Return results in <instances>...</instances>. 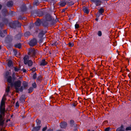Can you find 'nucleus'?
<instances>
[{
  "label": "nucleus",
  "instance_id": "1",
  "mask_svg": "<svg viewBox=\"0 0 131 131\" xmlns=\"http://www.w3.org/2000/svg\"><path fill=\"white\" fill-rule=\"evenodd\" d=\"M16 78L15 73L14 72L12 74V77L10 76L8 78L7 82L10 84V86L11 87H14L15 88L17 89L20 87L21 82L19 80L14 81Z\"/></svg>",
  "mask_w": 131,
  "mask_h": 131
},
{
  "label": "nucleus",
  "instance_id": "2",
  "mask_svg": "<svg viewBox=\"0 0 131 131\" xmlns=\"http://www.w3.org/2000/svg\"><path fill=\"white\" fill-rule=\"evenodd\" d=\"M5 108H2L0 107V128L1 126H3L4 120L3 118V116H5Z\"/></svg>",
  "mask_w": 131,
  "mask_h": 131
},
{
  "label": "nucleus",
  "instance_id": "3",
  "mask_svg": "<svg viewBox=\"0 0 131 131\" xmlns=\"http://www.w3.org/2000/svg\"><path fill=\"white\" fill-rule=\"evenodd\" d=\"M10 27L12 28L15 29L16 27L20 28L21 26L20 24L18 21H14L9 23Z\"/></svg>",
  "mask_w": 131,
  "mask_h": 131
},
{
  "label": "nucleus",
  "instance_id": "4",
  "mask_svg": "<svg viewBox=\"0 0 131 131\" xmlns=\"http://www.w3.org/2000/svg\"><path fill=\"white\" fill-rule=\"evenodd\" d=\"M28 56L25 55L23 58L24 62L25 64H28L29 66H31L32 65V62L31 60H29Z\"/></svg>",
  "mask_w": 131,
  "mask_h": 131
},
{
  "label": "nucleus",
  "instance_id": "5",
  "mask_svg": "<svg viewBox=\"0 0 131 131\" xmlns=\"http://www.w3.org/2000/svg\"><path fill=\"white\" fill-rule=\"evenodd\" d=\"M37 52V50H35L34 48L30 49L29 50L28 54L30 56L34 57L35 56Z\"/></svg>",
  "mask_w": 131,
  "mask_h": 131
},
{
  "label": "nucleus",
  "instance_id": "6",
  "mask_svg": "<svg viewBox=\"0 0 131 131\" xmlns=\"http://www.w3.org/2000/svg\"><path fill=\"white\" fill-rule=\"evenodd\" d=\"M37 43V40L35 38L31 40L28 43L30 46L33 47L36 45Z\"/></svg>",
  "mask_w": 131,
  "mask_h": 131
},
{
  "label": "nucleus",
  "instance_id": "7",
  "mask_svg": "<svg viewBox=\"0 0 131 131\" xmlns=\"http://www.w3.org/2000/svg\"><path fill=\"white\" fill-rule=\"evenodd\" d=\"M53 18L49 14H47L45 16V19L47 21H50L52 23Z\"/></svg>",
  "mask_w": 131,
  "mask_h": 131
},
{
  "label": "nucleus",
  "instance_id": "8",
  "mask_svg": "<svg viewBox=\"0 0 131 131\" xmlns=\"http://www.w3.org/2000/svg\"><path fill=\"white\" fill-rule=\"evenodd\" d=\"M13 37L12 36H8L5 38V41L7 43H10L12 41Z\"/></svg>",
  "mask_w": 131,
  "mask_h": 131
},
{
  "label": "nucleus",
  "instance_id": "9",
  "mask_svg": "<svg viewBox=\"0 0 131 131\" xmlns=\"http://www.w3.org/2000/svg\"><path fill=\"white\" fill-rule=\"evenodd\" d=\"M67 126V123L64 121H63L60 123V127L62 128H65Z\"/></svg>",
  "mask_w": 131,
  "mask_h": 131
},
{
  "label": "nucleus",
  "instance_id": "10",
  "mask_svg": "<svg viewBox=\"0 0 131 131\" xmlns=\"http://www.w3.org/2000/svg\"><path fill=\"white\" fill-rule=\"evenodd\" d=\"M4 95L3 97L1 103L0 107L2 108L5 107V99L4 98Z\"/></svg>",
  "mask_w": 131,
  "mask_h": 131
},
{
  "label": "nucleus",
  "instance_id": "11",
  "mask_svg": "<svg viewBox=\"0 0 131 131\" xmlns=\"http://www.w3.org/2000/svg\"><path fill=\"white\" fill-rule=\"evenodd\" d=\"M46 32V31H44L43 30H41L38 34V38H43V36L45 35Z\"/></svg>",
  "mask_w": 131,
  "mask_h": 131
},
{
  "label": "nucleus",
  "instance_id": "12",
  "mask_svg": "<svg viewBox=\"0 0 131 131\" xmlns=\"http://www.w3.org/2000/svg\"><path fill=\"white\" fill-rule=\"evenodd\" d=\"M91 2L94 3L95 5L97 6L101 5V2L100 0H91Z\"/></svg>",
  "mask_w": 131,
  "mask_h": 131
},
{
  "label": "nucleus",
  "instance_id": "13",
  "mask_svg": "<svg viewBox=\"0 0 131 131\" xmlns=\"http://www.w3.org/2000/svg\"><path fill=\"white\" fill-rule=\"evenodd\" d=\"M41 127V126L34 127L31 130V131H39L40 130Z\"/></svg>",
  "mask_w": 131,
  "mask_h": 131
},
{
  "label": "nucleus",
  "instance_id": "14",
  "mask_svg": "<svg viewBox=\"0 0 131 131\" xmlns=\"http://www.w3.org/2000/svg\"><path fill=\"white\" fill-rule=\"evenodd\" d=\"M48 63L46 62L45 59H43L41 61L40 65L41 66H44L47 64Z\"/></svg>",
  "mask_w": 131,
  "mask_h": 131
},
{
  "label": "nucleus",
  "instance_id": "15",
  "mask_svg": "<svg viewBox=\"0 0 131 131\" xmlns=\"http://www.w3.org/2000/svg\"><path fill=\"white\" fill-rule=\"evenodd\" d=\"M14 46L16 48L20 49L21 48V44L20 43H16L14 44Z\"/></svg>",
  "mask_w": 131,
  "mask_h": 131
},
{
  "label": "nucleus",
  "instance_id": "16",
  "mask_svg": "<svg viewBox=\"0 0 131 131\" xmlns=\"http://www.w3.org/2000/svg\"><path fill=\"white\" fill-rule=\"evenodd\" d=\"M21 35L20 34H18L16 35L15 37V39L16 40H18L20 39Z\"/></svg>",
  "mask_w": 131,
  "mask_h": 131
},
{
  "label": "nucleus",
  "instance_id": "17",
  "mask_svg": "<svg viewBox=\"0 0 131 131\" xmlns=\"http://www.w3.org/2000/svg\"><path fill=\"white\" fill-rule=\"evenodd\" d=\"M104 10L103 9V8L102 7H101L99 10L98 12L97 13H99L98 17H99L101 15H103V13L104 12Z\"/></svg>",
  "mask_w": 131,
  "mask_h": 131
},
{
  "label": "nucleus",
  "instance_id": "18",
  "mask_svg": "<svg viewBox=\"0 0 131 131\" xmlns=\"http://www.w3.org/2000/svg\"><path fill=\"white\" fill-rule=\"evenodd\" d=\"M83 10L84 13L86 14H88L89 13V10L88 8L84 6L83 7Z\"/></svg>",
  "mask_w": 131,
  "mask_h": 131
},
{
  "label": "nucleus",
  "instance_id": "19",
  "mask_svg": "<svg viewBox=\"0 0 131 131\" xmlns=\"http://www.w3.org/2000/svg\"><path fill=\"white\" fill-rule=\"evenodd\" d=\"M42 80V77L40 75L38 76L36 80V82L37 83H39V84L40 83V82Z\"/></svg>",
  "mask_w": 131,
  "mask_h": 131
},
{
  "label": "nucleus",
  "instance_id": "20",
  "mask_svg": "<svg viewBox=\"0 0 131 131\" xmlns=\"http://www.w3.org/2000/svg\"><path fill=\"white\" fill-rule=\"evenodd\" d=\"M13 5V2L12 1H10L8 2L6 4L7 6L8 7H11Z\"/></svg>",
  "mask_w": 131,
  "mask_h": 131
},
{
  "label": "nucleus",
  "instance_id": "21",
  "mask_svg": "<svg viewBox=\"0 0 131 131\" xmlns=\"http://www.w3.org/2000/svg\"><path fill=\"white\" fill-rule=\"evenodd\" d=\"M41 23V21L39 19H38L35 22V24L37 26H40Z\"/></svg>",
  "mask_w": 131,
  "mask_h": 131
},
{
  "label": "nucleus",
  "instance_id": "22",
  "mask_svg": "<svg viewBox=\"0 0 131 131\" xmlns=\"http://www.w3.org/2000/svg\"><path fill=\"white\" fill-rule=\"evenodd\" d=\"M25 96L23 95H22L19 98L20 101L22 103H24L25 102Z\"/></svg>",
  "mask_w": 131,
  "mask_h": 131
},
{
  "label": "nucleus",
  "instance_id": "23",
  "mask_svg": "<svg viewBox=\"0 0 131 131\" xmlns=\"http://www.w3.org/2000/svg\"><path fill=\"white\" fill-rule=\"evenodd\" d=\"M2 20L5 24H7L8 23V20L7 18H3Z\"/></svg>",
  "mask_w": 131,
  "mask_h": 131
},
{
  "label": "nucleus",
  "instance_id": "24",
  "mask_svg": "<svg viewBox=\"0 0 131 131\" xmlns=\"http://www.w3.org/2000/svg\"><path fill=\"white\" fill-rule=\"evenodd\" d=\"M70 124L71 127H73L74 126H75L77 125L76 124L74 123V122L73 120H71L70 121Z\"/></svg>",
  "mask_w": 131,
  "mask_h": 131
},
{
  "label": "nucleus",
  "instance_id": "25",
  "mask_svg": "<svg viewBox=\"0 0 131 131\" xmlns=\"http://www.w3.org/2000/svg\"><path fill=\"white\" fill-rule=\"evenodd\" d=\"M22 86L24 88H25L28 86V83L25 81H24L22 83Z\"/></svg>",
  "mask_w": 131,
  "mask_h": 131
},
{
  "label": "nucleus",
  "instance_id": "26",
  "mask_svg": "<svg viewBox=\"0 0 131 131\" xmlns=\"http://www.w3.org/2000/svg\"><path fill=\"white\" fill-rule=\"evenodd\" d=\"M27 8L25 5L21 7V10L22 12H24L26 11Z\"/></svg>",
  "mask_w": 131,
  "mask_h": 131
},
{
  "label": "nucleus",
  "instance_id": "27",
  "mask_svg": "<svg viewBox=\"0 0 131 131\" xmlns=\"http://www.w3.org/2000/svg\"><path fill=\"white\" fill-rule=\"evenodd\" d=\"M9 72L8 71H7L5 73V78L7 79V82L8 79V78L10 76H9Z\"/></svg>",
  "mask_w": 131,
  "mask_h": 131
},
{
  "label": "nucleus",
  "instance_id": "28",
  "mask_svg": "<svg viewBox=\"0 0 131 131\" xmlns=\"http://www.w3.org/2000/svg\"><path fill=\"white\" fill-rule=\"evenodd\" d=\"M116 131H125L123 126H121L118 127L116 130Z\"/></svg>",
  "mask_w": 131,
  "mask_h": 131
},
{
  "label": "nucleus",
  "instance_id": "29",
  "mask_svg": "<svg viewBox=\"0 0 131 131\" xmlns=\"http://www.w3.org/2000/svg\"><path fill=\"white\" fill-rule=\"evenodd\" d=\"M67 3V2H65V1H62L61 2L60 4V6L61 7H63L65 6Z\"/></svg>",
  "mask_w": 131,
  "mask_h": 131
},
{
  "label": "nucleus",
  "instance_id": "30",
  "mask_svg": "<svg viewBox=\"0 0 131 131\" xmlns=\"http://www.w3.org/2000/svg\"><path fill=\"white\" fill-rule=\"evenodd\" d=\"M34 24L33 23H31L28 26V29L29 30L32 29L33 28Z\"/></svg>",
  "mask_w": 131,
  "mask_h": 131
},
{
  "label": "nucleus",
  "instance_id": "31",
  "mask_svg": "<svg viewBox=\"0 0 131 131\" xmlns=\"http://www.w3.org/2000/svg\"><path fill=\"white\" fill-rule=\"evenodd\" d=\"M52 20H53V21L52 20L51 23L52 24H55L56 23L59 21L58 19H57V18H56L55 20L53 18Z\"/></svg>",
  "mask_w": 131,
  "mask_h": 131
},
{
  "label": "nucleus",
  "instance_id": "32",
  "mask_svg": "<svg viewBox=\"0 0 131 131\" xmlns=\"http://www.w3.org/2000/svg\"><path fill=\"white\" fill-rule=\"evenodd\" d=\"M48 23L46 21L42 23V25L44 27H47L48 26Z\"/></svg>",
  "mask_w": 131,
  "mask_h": 131
},
{
  "label": "nucleus",
  "instance_id": "33",
  "mask_svg": "<svg viewBox=\"0 0 131 131\" xmlns=\"http://www.w3.org/2000/svg\"><path fill=\"white\" fill-rule=\"evenodd\" d=\"M12 65H13L12 62L11 60H9L8 61L7 63V66L9 67H11Z\"/></svg>",
  "mask_w": 131,
  "mask_h": 131
},
{
  "label": "nucleus",
  "instance_id": "34",
  "mask_svg": "<svg viewBox=\"0 0 131 131\" xmlns=\"http://www.w3.org/2000/svg\"><path fill=\"white\" fill-rule=\"evenodd\" d=\"M67 3L68 5L72 6L74 4V3L72 1L70 2L67 1Z\"/></svg>",
  "mask_w": 131,
  "mask_h": 131
},
{
  "label": "nucleus",
  "instance_id": "35",
  "mask_svg": "<svg viewBox=\"0 0 131 131\" xmlns=\"http://www.w3.org/2000/svg\"><path fill=\"white\" fill-rule=\"evenodd\" d=\"M20 88H18L17 89L19 90L21 92H23V90L24 89H25V88H24L23 86H21L20 87Z\"/></svg>",
  "mask_w": 131,
  "mask_h": 131
},
{
  "label": "nucleus",
  "instance_id": "36",
  "mask_svg": "<svg viewBox=\"0 0 131 131\" xmlns=\"http://www.w3.org/2000/svg\"><path fill=\"white\" fill-rule=\"evenodd\" d=\"M36 125L38 126H40V125L41 124V121L38 119H37L36 121Z\"/></svg>",
  "mask_w": 131,
  "mask_h": 131
},
{
  "label": "nucleus",
  "instance_id": "37",
  "mask_svg": "<svg viewBox=\"0 0 131 131\" xmlns=\"http://www.w3.org/2000/svg\"><path fill=\"white\" fill-rule=\"evenodd\" d=\"M30 33L29 31H27L24 34V36L25 37H27L30 35Z\"/></svg>",
  "mask_w": 131,
  "mask_h": 131
},
{
  "label": "nucleus",
  "instance_id": "38",
  "mask_svg": "<svg viewBox=\"0 0 131 131\" xmlns=\"http://www.w3.org/2000/svg\"><path fill=\"white\" fill-rule=\"evenodd\" d=\"M78 103H77V101H75V102L71 104V106L72 107H75L77 104Z\"/></svg>",
  "mask_w": 131,
  "mask_h": 131
},
{
  "label": "nucleus",
  "instance_id": "39",
  "mask_svg": "<svg viewBox=\"0 0 131 131\" xmlns=\"http://www.w3.org/2000/svg\"><path fill=\"white\" fill-rule=\"evenodd\" d=\"M38 14H39L40 16H41L44 15V13L43 11H39L38 12Z\"/></svg>",
  "mask_w": 131,
  "mask_h": 131
},
{
  "label": "nucleus",
  "instance_id": "40",
  "mask_svg": "<svg viewBox=\"0 0 131 131\" xmlns=\"http://www.w3.org/2000/svg\"><path fill=\"white\" fill-rule=\"evenodd\" d=\"M33 90V88L32 87H30L29 89H28V93H30L32 92Z\"/></svg>",
  "mask_w": 131,
  "mask_h": 131
},
{
  "label": "nucleus",
  "instance_id": "41",
  "mask_svg": "<svg viewBox=\"0 0 131 131\" xmlns=\"http://www.w3.org/2000/svg\"><path fill=\"white\" fill-rule=\"evenodd\" d=\"M32 86L33 88H36L37 87V85L36 83L34 82V83H32Z\"/></svg>",
  "mask_w": 131,
  "mask_h": 131
},
{
  "label": "nucleus",
  "instance_id": "42",
  "mask_svg": "<svg viewBox=\"0 0 131 131\" xmlns=\"http://www.w3.org/2000/svg\"><path fill=\"white\" fill-rule=\"evenodd\" d=\"M0 36L1 37L3 38H4L5 36V35L1 30L0 31Z\"/></svg>",
  "mask_w": 131,
  "mask_h": 131
},
{
  "label": "nucleus",
  "instance_id": "43",
  "mask_svg": "<svg viewBox=\"0 0 131 131\" xmlns=\"http://www.w3.org/2000/svg\"><path fill=\"white\" fill-rule=\"evenodd\" d=\"M97 35L99 37H101L102 36V33L101 31H98L97 33Z\"/></svg>",
  "mask_w": 131,
  "mask_h": 131
},
{
  "label": "nucleus",
  "instance_id": "44",
  "mask_svg": "<svg viewBox=\"0 0 131 131\" xmlns=\"http://www.w3.org/2000/svg\"><path fill=\"white\" fill-rule=\"evenodd\" d=\"M15 13V12H14L12 11H11L10 12L9 14L10 15L12 16H14V13Z\"/></svg>",
  "mask_w": 131,
  "mask_h": 131
},
{
  "label": "nucleus",
  "instance_id": "45",
  "mask_svg": "<svg viewBox=\"0 0 131 131\" xmlns=\"http://www.w3.org/2000/svg\"><path fill=\"white\" fill-rule=\"evenodd\" d=\"M37 74L36 73H35L34 74L32 78L34 80H35L37 78Z\"/></svg>",
  "mask_w": 131,
  "mask_h": 131
},
{
  "label": "nucleus",
  "instance_id": "46",
  "mask_svg": "<svg viewBox=\"0 0 131 131\" xmlns=\"http://www.w3.org/2000/svg\"><path fill=\"white\" fill-rule=\"evenodd\" d=\"M14 70L15 72H17L19 70H20V68H18L16 67H14Z\"/></svg>",
  "mask_w": 131,
  "mask_h": 131
},
{
  "label": "nucleus",
  "instance_id": "47",
  "mask_svg": "<svg viewBox=\"0 0 131 131\" xmlns=\"http://www.w3.org/2000/svg\"><path fill=\"white\" fill-rule=\"evenodd\" d=\"M68 45H69V46L72 47L73 46L74 44L73 42H70L68 43Z\"/></svg>",
  "mask_w": 131,
  "mask_h": 131
},
{
  "label": "nucleus",
  "instance_id": "48",
  "mask_svg": "<svg viewBox=\"0 0 131 131\" xmlns=\"http://www.w3.org/2000/svg\"><path fill=\"white\" fill-rule=\"evenodd\" d=\"M34 4L36 6H37L39 4L38 1H36L34 3Z\"/></svg>",
  "mask_w": 131,
  "mask_h": 131
},
{
  "label": "nucleus",
  "instance_id": "49",
  "mask_svg": "<svg viewBox=\"0 0 131 131\" xmlns=\"http://www.w3.org/2000/svg\"><path fill=\"white\" fill-rule=\"evenodd\" d=\"M125 130L126 131L131 130V127L129 126L126 127L125 129Z\"/></svg>",
  "mask_w": 131,
  "mask_h": 131
},
{
  "label": "nucleus",
  "instance_id": "50",
  "mask_svg": "<svg viewBox=\"0 0 131 131\" xmlns=\"http://www.w3.org/2000/svg\"><path fill=\"white\" fill-rule=\"evenodd\" d=\"M13 52L14 55H16L17 53V51L16 50H14Z\"/></svg>",
  "mask_w": 131,
  "mask_h": 131
},
{
  "label": "nucleus",
  "instance_id": "51",
  "mask_svg": "<svg viewBox=\"0 0 131 131\" xmlns=\"http://www.w3.org/2000/svg\"><path fill=\"white\" fill-rule=\"evenodd\" d=\"M79 27V25L78 24H76L75 25V29H78Z\"/></svg>",
  "mask_w": 131,
  "mask_h": 131
},
{
  "label": "nucleus",
  "instance_id": "52",
  "mask_svg": "<svg viewBox=\"0 0 131 131\" xmlns=\"http://www.w3.org/2000/svg\"><path fill=\"white\" fill-rule=\"evenodd\" d=\"M36 70V68L34 67L31 69V70L32 71V72H34Z\"/></svg>",
  "mask_w": 131,
  "mask_h": 131
},
{
  "label": "nucleus",
  "instance_id": "53",
  "mask_svg": "<svg viewBox=\"0 0 131 131\" xmlns=\"http://www.w3.org/2000/svg\"><path fill=\"white\" fill-rule=\"evenodd\" d=\"M4 26V24L3 23L1 22L0 23V27L2 28Z\"/></svg>",
  "mask_w": 131,
  "mask_h": 131
},
{
  "label": "nucleus",
  "instance_id": "54",
  "mask_svg": "<svg viewBox=\"0 0 131 131\" xmlns=\"http://www.w3.org/2000/svg\"><path fill=\"white\" fill-rule=\"evenodd\" d=\"M58 43L57 42H56L54 43H53L52 44V46H56L57 45V44Z\"/></svg>",
  "mask_w": 131,
  "mask_h": 131
},
{
  "label": "nucleus",
  "instance_id": "55",
  "mask_svg": "<svg viewBox=\"0 0 131 131\" xmlns=\"http://www.w3.org/2000/svg\"><path fill=\"white\" fill-rule=\"evenodd\" d=\"M20 70L21 71H23V72L24 73L26 72L27 71L26 70L24 69V68H23V69L21 70Z\"/></svg>",
  "mask_w": 131,
  "mask_h": 131
},
{
  "label": "nucleus",
  "instance_id": "56",
  "mask_svg": "<svg viewBox=\"0 0 131 131\" xmlns=\"http://www.w3.org/2000/svg\"><path fill=\"white\" fill-rule=\"evenodd\" d=\"M47 129V127L46 126L43 128L42 129V131H45Z\"/></svg>",
  "mask_w": 131,
  "mask_h": 131
},
{
  "label": "nucleus",
  "instance_id": "57",
  "mask_svg": "<svg viewBox=\"0 0 131 131\" xmlns=\"http://www.w3.org/2000/svg\"><path fill=\"white\" fill-rule=\"evenodd\" d=\"M3 33L5 34V35H7V30H3Z\"/></svg>",
  "mask_w": 131,
  "mask_h": 131
},
{
  "label": "nucleus",
  "instance_id": "58",
  "mask_svg": "<svg viewBox=\"0 0 131 131\" xmlns=\"http://www.w3.org/2000/svg\"><path fill=\"white\" fill-rule=\"evenodd\" d=\"M15 106L16 107H18L19 106V104L18 102H17L16 103Z\"/></svg>",
  "mask_w": 131,
  "mask_h": 131
},
{
  "label": "nucleus",
  "instance_id": "59",
  "mask_svg": "<svg viewBox=\"0 0 131 131\" xmlns=\"http://www.w3.org/2000/svg\"><path fill=\"white\" fill-rule=\"evenodd\" d=\"M40 38L39 40V42L40 43H41L43 41V38Z\"/></svg>",
  "mask_w": 131,
  "mask_h": 131
},
{
  "label": "nucleus",
  "instance_id": "60",
  "mask_svg": "<svg viewBox=\"0 0 131 131\" xmlns=\"http://www.w3.org/2000/svg\"><path fill=\"white\" fill-rule=\"evenodd\" d=\"M110 127H108L106 128L105 130V131H109L110 130Z\"/></svg>",
  "mask_w": 131,
  "mask_h": 131
},
{
  "label": "nucleus",
  "instance_id": "61",
  "mask_svg": "<svg viewBox=\"0 0 131 131\" xmlns=\"http://www.w3.org/2000/svg\"><path fill=\"white\" fill-rule=\"evenodd\" d=\"M6 92H7L8 93L9 91V87L8 88V89L6 90Z\"/></svg>",
  "mask_w": 131,
  "mask_h": 131
},
{
  "label": "nucleus",
  "instance_id": "62",
  "mask_svg": "<svg viewBox=\"0 0 131 131\" xmlns=\"http://www.w3.org/2000/svg\"><path fill=\"white\" fill-rule=\"evenodd\" d=\"M15 89L16 90V92L17 93H18L19 92V91H19V90L17 89L16 88H15Z\"/></svg>",
  "mask_w": 131,
  "mask_h": 131
},
{
  "label": "nucleus",
  "instance_id": "63",
  "mask_svg": "<svg viewBox=\"0 0 131 131\" xmlns=\"http://www.w3.org/2000/svg\"><path fill=\"white\" fill-rule=\"evenodd\" d=\"M23 19L24 20H26L27 19V18L25 17H23L22 18V20H23Z\"/></svg>",
  "mask_w": 131,
  "mask_h": 131
},
{
  "label": "nucleus",
  "instance_id": "64",
  "mask_svg": "<svg viewBox=\"0 0 131 131\" xmlns=\"http://www.w3.org/2000/svg\"><path fill=\"white\" fill-rule=\"evenodd\" d=\"M47 131H53V130L52 129H48Z\"/></svg>",
  "mask_w": 131,
  "mask_h": 131
}]
</instances>
